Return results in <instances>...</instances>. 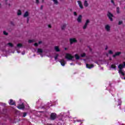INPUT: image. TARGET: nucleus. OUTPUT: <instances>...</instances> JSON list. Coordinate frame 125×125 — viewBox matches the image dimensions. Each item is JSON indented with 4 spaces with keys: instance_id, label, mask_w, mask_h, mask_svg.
Wrapping results in <instances>:
<instances>
[{
    "instance_id": "nucleus-1",
    "label": "nucleus",
    "mask_w": 125,
    "mask_h": 125,
    "mask_svg": "<svg viewBox=\"0 0 125 125\" xmlns=\"http://www.w3.org/2000/svg\"><path fill=\"white\" fill-rule=\"evenodd\" d=\"M125 67V62H123V64H120L118 66V68H119V74H121L122 76H125V73L123 72L122 70L123 68Z\"/></svg>"
},
{
    "instance_id": "nucleus-2",
    "label": "nucleus",
    "mask_w": 125,
    "mask_h": 125,
    "mask_svg": "<svg viewBox=\"0 0 125 125\" xmlns=\"http://www.w3.org/2000/svg\"><path fill=\"white\" fill-rule=\"evenodd\" d=\"M125 67V62H123V64H120L118 66V68H119V74H121L122 76H125V73L123 72L122 70L123 68Z\"/></svg>"
},
{
    "instance_id": "nucleus-3",
    "label": "nucleus",
    "mask_w": 125,
    "mask_h": 125,
    "mask_svg": "<svg viewBox=\"0 0 125 125\" xmlns=\"http://www.w3.org/2000/svg\"><path fill=\"white\" fill-rule=\"evenodd\" d=\"M125 67V62H123V64H120L118 66V68H119V74H121L122 76H125V73L123 72L122 70L123 68Z\"/></svg>"
},
{
    "instance_id": "nucleus-4",
    "label": "nucleus",
    "mask_w": 125,
    "mask_h": 125,
    "mask_svg": "<svg viewBox=\"0 0 125 125\" xmlns=\"http://www.w3.org/2000/svg\"><path fill=\"white\" fill-rule=\"evenodd\" d=\"M78 41L76 38H70L69 39V42L70 44H73V43H76Z\"/></svg>"
},
{
    "instance_id": "nucleus-5",
    "label": "nucleus",
    "mask_w": 125,
    "mask_h": 125,
    "mask_svg": "<svg viewBox=\"0 0 125 125\" xmlns=\"http://www.w3.org/2000/svg\"><path fill=\"white\" fill-rule=\"evenodd\" d=\"M89 20H87L85 22V24H84V25L83 26V30H85V29H86L87 25H88V24H89Z\"/></svg>"
},
{
    "instance_id": "nucleus-6",
    "label": "nucleus",
    "mask_w": 125,
    "mask_h": 125,
    "mask_svg": "<svg viewBox=\"0 0 125 125\" xmlns=\"http://www.w3.org/2000/svg\"><path fill=\"white\" fill-rule=\"evenodd\" d=\"M66 59H68V60H72L73 58H74L73 56H72L70 54H66L65 55Z\"/></svg>"
},
{
    "instance_id": "nucleus-7",
    "label": "nucleus",
    "mask_w": 125,
    "mask_h": 125,
    "mask_svg": "<svg viewBox=\"0 0 125 125\" xmlns=\"http://www.w3.org/2000/svg\"><path fill=\"white\" fill-rule=\"evenodd\" d=\"M107 16L110 21H113V18H112L114 16L113 14H112V13H110V12H108Z\"/></svg>"
},
{
    "instance_id": "nucleus-8",
    "label": "nucleus",
    "mask_w": 125,
    "mask_h": 125,
    "mask_svg": "<svg viewBox=\"0 0 125 125\" xmlns=\"http://www.w3.org/2000/svg\"><path fill=\"white\" fill-rule=\"evenodd\" d=\"M104 29L106 32H110L111 31V26L109 24H106L104 26Z\"/></svg>"
},
{
    "instance_id": "nucleus-9",
    "label": "nucleus",
    "mask_w": 125,
    "mask_h": 125,
    "mask_svg": "<svg viewBox=\"0 0 125 125\" xmlns=\"http://www.w3.org/2000/svg\"><path fill=\"white\" fill-rule=\"evenodd\" d=\"M50 119L51 120H54L56 119V113H52L50 115Z\"/></svg>"
},
{
    "instance_id": "nucleus-10",
    "label": "nucleus",
    "mask_w": 125,
    "mask_h": 125,
    "mask_svg": "<svg viewBox=\"0 0 125 125\" xmlns=\"http://www.w3.org/2000/svg\"><path fill=\"white\" fill-rule=\"evenodd\" d=\"M17 108H18V109H19L20 110H22L24 109V108H25V106H24V104L23 103H21V104L17 106Z\"/></svg>"
},
{
    "instance_id": "nucleus-11",
    "label": "nucleus",
    "mask_w": 125,
    "mask_h": 125,
    "mask_svg": "<svg viewBox=\"0 0 125 125\" xmlns=\"http://www.w3.org/2000/svg\"><path fill=\"white\" fill-rule=\"evenodd\" d=\"M82 18H83V16H82V15H80L78 16L77 18V21L78 22V23H82Z\"/></svg>"
},
{
    "instance_id": "nucleus-12",
    "label": "nucleus",
    "mask_w": 125,
    "mask_h": 125,
    "mask_svg": "<svg viewBox=\"0 0 125 125\" xmlns=\"http://www.w3.org/2000/svg\"><path fill=\"white\" fill-rule=\"evenodd\" d=\"M60 62H61V64L62 65V66H65V64H66V61H65V60H64L63 59L61 60Z\"/></svg>"
},
{
    "instance_id": "nucleus-13",
    "label": "nucleus",
    "mask_w": 125,
    "mask_h": 125,
    "mask_svg": "<svg viewBox=\"0 0 125 125\" xmlns=\"http://www.w3.org/2000/svg\"><path fill=\"white\" fill-rule=\"evenodd\" d=\"M86 68H88V69H91V68H93L94 67V65L93 64H86Z\"/></svg>"
},
{
    "instance_id": "nucleus-14",
    "label": "nucleus",
    "mask_w": 125,
    "mask_h": 125,
    "mask_svg": "<svg viewBox=\"0 0 125 125\" xmlns=\"http://www.w3.org/2000/svg\"><path fill=\"white\" fill-rule=\"evenodd\" d=\"M122 54V52H117L115 53L114 55H113V57H116V56H119L120 54Z\"/></svg>"
},
{
    "instance_id": "nucleus-15",
    "label": "nucleus",
    "mask_w": 125,
    "mask_h": 125,
    "mask_svg": "<svg viewBox=\"0 0 125 125\" xmlns=\"http://www.w3.org/2000/svg\"><path fill=\"white\" fill-rule=\"evenodd\" d=\"M54 49L57 52H59L60 51V49H59V47H58V46H55Z\"/></svg>"
},
{
    "instance_id": "nucleus-16",
    "label": "nucleus",
    "mask_w": 125,
    "mask_h": 125,
    "mask_svg": "<svg viewBox=\"0 0 125 125\" xmlns=\"http://www.w3.org/2000/svg\"><path fill=\"white\" fill-rule=\"evenodd\" d=\"M9 105H15V102L13 101V100L10 99L9 102Z\"/></svg>"
},
{
    "instance_id": "nucleus-17",
    "label": "nucleus",
    "mask_w": 125,
    "mask_h": 125,
    "mask_svg": "<svg viewBox=\"0 0 125 125\" xmlns=\"http://www.w3.org/2000/svg\"><path fill=\"white\" fill-rule=\"evenodd\" d=\"M28 16H29V12L26 11L23 15V17L26 18L28 17Z\"/></svg>"
},
{
    "instance_id": "nucleus-18",
    "label": "nucleus",
    "mask_w": 125,
    "mask_h": 125,
    "mask_svg": "<svg viewBox=\"0 0 125 125\" xmlns=\"http://www.w3.org/2000/svg\"><path fill=\"white\" fill-rule=\"evenodd\" d=\"M84 6H85V7H87L88 6V3L87 2V0H85L84 1Z\"/></svg>"
},
{
    "instance_id": "nucleus-19",
    "label": "nucleus",
    "mask_w": 125,
    "mask_h": 125,
    "mask_svg": "<svg viewBox=\"0 0 125 125\" xmlns=\"http://www.w3.org/2000/svg\"><path fill=\"white\" fill-rule=\"evenodd\" d=\"M43 52V51L42 50V49H40V48H38L37 49V52L38 53H42V52Z\"/></svg>"
},
{
    "instance_id": "nucleus-20",
    "label": "nucleus",
    "mask_w": 125,
    "mask_h": 125,
    "mask_svg": "<svg viewBox=\"0 0 125 125\" xmlns=\"http://www.w3.org/2000/svg\"><path fill=\"white\" fill-rule=\"evenodd\" d=\"M116 65H115V64H112L111 66H110V68H111L112 69H114V70H116Z\"/></svg>"
},
{
    "instance_id": "nucleus-21",
    "label": "nucleus",
    "mask_w": 125,
    "mask_h": 125,
    "mask_svg": "<svg viewBox=\"0 0 125 125\" xmlns=\"http://www.w3.org/2000/svg\"><path fill=\"white\" fill-rule=\"evenodd\" d=\"M65 28H66V24H63L62 26V30H65Z\"/></svg>"
},
{
    "instance_id": "nucleus-22",
    "label": "nucleus",
    "mask_w": 125,
    "mask_h": 125,
    "mask_svg": "<svg viewBox=\"0 0 125 125\" xmlns=\"http://www.w3.org/2000/svg\"><path fill=\"white\" fill-rule=\"evenodd\" d=\"M75 57L76 60H79V59H80V56H79L78 54H75Z\"/></svg>"
},
{
    "instance_id": "nucleus-23",
    "label": "nucleus",
    "mask_w": 125,
    "mask_h": 125,
    "mask_svg": "<svg viewBox=\"0 0 125 125\" xmlns=\"http://www.w3.org/2000/svg\"><path fill=\"white\" fill-rule=\"evenodd\" d=\"M17 47H18L19 48H20V47H22V44H21V43H19V44H17Z\"/></svg>"
},
{
    "instance_id": "nucleus-24",
    "label": "nucleus",
    "mask_w": 125,
    "mask_h": 125,
    "mask_svg": "<svg viewBox=\"0 0 125 125\" xmlns=\"http://www.w3.org/2000/svg\"><path fill=\"white\" fill-rule=\"evenodd\" d=\"M22 14V12H21V10H19L18 11V15H21Z\"/></svg>"
},
{
    "instance_id": "nucleus-25",
    "label": "nucleus",
    "mask_w": 125,
    "mask_h": 125,
    "mask_svg": "<svg viewBox=\"0 0 125 125\" xmlns=\"http://www.w3.org/2000/svg\"><path fill=\"white\" fill-rule=\"evenodd\" d=\"M77 2H78L79 6L83 4V3H82V1L81 0H78Z\"/></svg>"
},
{
    "instance_id": "nucleus-26",
    "label": "nucleus",
    "mask_w": 125,
    "mask_h": 125,
    "mask_svg": "<svg viewBox=\"0 0 125 125\" xmlns=\"http://www.w3.org/2000/svg\"><path fill=\"white\" fill-rule=\"evenodd\" d=\"M58 56H59V55H58V54H57L55 56V60H57V59L58 58Z\"/></svg>"
},
{
    "instance_id": "nucleus-27",
    "label": "nucleus",
    "mask_w": 125,
    "mask_h": 125,
    "mask_svg": "<svg viewBox=\"0 0 125 125\" xmlns=\"http://www.w3.org/2000/svg\"><path fill=\"white\" fill-rule=\"evenodd\" d=\"M116 11H117V13H120V8H119V7H117Z\"/></svg>"
},
{
    "instance_id": "nucleus-28",
    "label": "nucleus",
    "mask_w": 125,
    "mask_h": 125,
    "mask_svg": "<svg viewBox=\"0 0 125 125\" xmlns=\"http://www.w3.org/2000/svg\"><path fill=\"white\" fill-rule=\"evenodd\" d=\"M8 45H9L11 47H12L13 46V44L10 42L8 43Z\"/></svg>"
},
{
    "instance_id": "nucleus-29",
    "label": "nucleus",
    "mask_w": 125,
    "mask_h": 125,
    "mask_svg": "<svg viewBox=\"0 0 125 125\" xmlns=\"http://www.w3.org/2000/svg\"><path fill=\"white\" fill-rule=\"evenodd\" d=\"M26 116H27V113H26V112L23 113L22 118H25V117H26Z\"/></svg>"
},
{
    "instance_id": "nucleus-30",
    "label": "nucleus",
    "mask_w": 125,
    "mask_h": 125,
    "mask_svg": "<svg viewBox=\"0 0 125 125\" xmlns=\"http://www.w3.org/2000/svg\"><path fill=\"white\" fill-rule=\"evenodd\" d=\"M79 7H80L81 9H83V4L79 5Z\"/></svg>"
},
{
    "instance_id": "nucleus-31",
    "label": "nucleus",
    "mask_w": 125,
    "mask_h": 125,
    "mask_svg": "<svg viewBox=\"0 0 125 125\" xmlns=\"http://www.w3.org/2000/svg\"><path fill=\"white\" fill-rule=\"evenodd\" d=\"M123 24V21H119L118 22V25H122Z\"/></svg>"
},
{
    "instance_id": "nucleus-32",
    "label": "nucleus",
    "mask_w": 125,
    "mask_h": 125,
    "mask_svg": "<svg viewBox=\"0 0 125 125\" xmlns=\"http://www.w3.org/2000/svg\"><path fill=\"white\" fill-rule=\"evenodd\" d=\"M81 57H85V53H83L81 55Z\"/></svg>"
},
{
    "instance_id": "nucleus-33",
    "label": "nucleus",
    "mask_w": 125,
    "mask_h": 125,
    "mask_svg": "<svg viewBox=\"0 0 125 125\" xmlns=\"http://www.w3.org/2000/svg\"><path fill=\"white\" fill-rule=\"evenodd\" d=\"M3 35H5V36H7L8 35V33L7 32H6L5 31H3Z\"/></svg>"
},
{
    "instance_id": "nucleus-34",
    "label": "nucleus",
    "mask_w": 125,
    "mask_h": 125,
    "mask_svg": "<svg viewBox=\"0 0 125 125\" xmlns=\"http://www.w3.org/2000/svg\"><path fill=\"white\" fill-rule=\"evenodd\" d=\"M108 53H109V54H113V51H112V50H109V51H108Z\"/></svg>"
},
{
    "instance_id": "nucleus-35",
    "label": "nucleus",
    "mask_w": 125,
    "mask_h": 125,
    "mask_svg": "<svg viewBox=\"0 0 125 125\" xmlns=\"http://www.w3.org/2000/svg\"><path fill=\"white\" fill-rule=\"evenodd\" d=\"M34 42V40H29V41H28V42H29V43H32V42Z\"/></svg>"
},
{
    "instance_id": "nucleus-36",
    "label": "nucleus",
    "mask_w": 125,
    "mask_h": 125,
    "mask_svg": "<svg viewBox=\"0 0 125 125\" xmlns=\"http://www.w3.org/2000/svg\"><path fill=\"white\" fill-rule=\"evenodd\" d=\"M36 3L37 4H39V3H40V1L39 0H36Z\"/></svg>"
},
{
    "instance_id": "nucleus-37",
    "label": "nucleus",
    "mask_w": 125,
    "mask_h": 125,
    "mask_svg": "<svg viewBox=\"0 0 125 125\" xmlns=\"http://www.w3.org/2000/svg\"><path fill=\"white\" fill-rule=\"evenodd\" d=\"M43 5H41V7H40V9L41 10H42V9H43Z\"/></svg>"
},
{
    "instance_id": "nucleus-38",
    "label": "nucleus",
    "mask_w": 125,
    "mask_h": 125,
    "mask_svg": "<svg viewBox=\"0 0 125 125\" xmlns=\"http://www.w3.org/2000/svg\"><path fill=\"white\" fill-rule=\"evenodd\" d=\"M74 15H75V16H77V12H74Z\"/></svg>"
},
{
    "instance_id": "nucleus-39",
    "label": "nucleus",
    "mask_w": 125,
    "mask_h": 125,
    "mask_svg": "<svg viewBox=\"0 0 125 125\" xmlns=\"http://www.w3.org/2000/svg\"><path fill=\"white\" fill-rule=\"evenodd\" d=\"M34 45H35V46H38V43H35L34 44Z\"/></svg>"
},
{
    "instance_id": "nucleus-40",
    "label": "nucleus",
    "mask_w": 125,
    "mask_h": 125,
    "mask_svg": "<svg viewBox=\"0 0 125 125\" xmlns=\"http://www.w3.org/2000/svg\"><path fill=\"white\" fill-rule=\"evenodd\" d=\"M48 28H51V25L48 24Z\"/></svg>"
},
{
    "instance_id": "nucleus-41",
    "label": "nucleus",
    "mask_w": 125,
    "mask_h": 125,
    "mask_svg": "<svg viewBox=\"0 0 125 125\" xmlns=\"http://www.w3.org/2000/svg\"><path fill=\"white\" fill-rule=\"evenodd\" d=\"M111 2L112 3H113V4H115V3H114V0H111Z\"/></svg>"
},
{
    "instance_id": "nucleus-42",
    "label": "nucleus",
    "mask_w": 125,
    "mask_h": 125,
    "mask_svg": "<svg viewBox=\"0 0 125 125\" xmlns=\"http://www.w3.org/2000/svg\"><path fill=\"white\" fill-rule=\"evenodd\" d=\"M42 41H39V44H41V43H42Z\"/></svg>"
},
{
    "instance_id": "nucleus-43",
    "label": "nucleus",
    "mask_w": 125,
    "mask_h": 125,
    "mask_svg": "<svg viewBox=\"0 0 125 125\" xmlns=\"http://www.w3.org/2000/svg\"><path fill=\"white\" fill-rule=\"evenodd\" d=\"M108 49V47L106 46V48H105V50H107Z\"/></svg>"
},
{
    "instance_id": "nucleus-44",
    "label": "nucleus",
    "mask_w": 125,
    "mask_h": 125,
    "mask_svg": "<svg viewBox=\"0 0 125 125\" xmlns=\"http://www.w3.org/2000/svg\"><path fill=\"white\" fill-rule=\"evenodd\" d=\"M29 22V18H27V23Z\"/></svg>"
},
{
    "instance_id": "nucleus-45",
    "label": "nucleus",
    "mask_w": 125,
    "mask_h": 125,
    "mask_svg": "<svg viewBox=\"0 0 125 125\" xmlns=\"http://www.w3.org/2000/svg\"><path fill=\"white\" fill-rule=\"evenodd\" d=\"M70 65H74V63H70Z\"/></svg>"
},
{
    "instance_id": "nucleus-46",
    "label": "nucleus",
    "mask_w": 125,
    "mask_h": 125,
    "mask_svg": "<svg viewBox=\"0 0 125 125\" xmlns=\"http://www.w3.org/2000/svg\"><path fill=\"white\" fill-rule=\"evenodd\" d=\"M22 55H24V54H25V53H22Z\"/></svg>"
},
{
    "instance_id": "nucleus-47",
    "label": "nucleus",
    "mask_w": 125,
    "mask_h": 125,
    "mask_svg": "<svg viewBox=\"0 0 125 125\" xmlns=\"http://www.w3.org/2000/svg\"><path fill=\"white\" fill-rule=\"evenodd\" d=\"M77 122H81V120H77Z\"/></svg>"
},
{
    "instance_id": "nucleus-48",
    "label": "nucleus",
    "mask_w": 125,
    "mask_h": 125,
    "mask_svg": "<svg viewBox=\"0 0 125 125\" xmlns=\"http://www.w3.org/2000/svg\"><path fill=\"white\" fill-rule=\"evenodd\" d=\"M40 55H41L42 57V54H41Z\"/></svg>"
},
{
    "instance_id": "nucleus-49",
    "label": "nucleus",
    "mask_w": 125,
    "mask_h": 125,
    "mask_svg": "<svg viewBox=\"0 0 125 125\" xmlns=\"http://www.w3.org/2000/svg\"><path fill=\"white\" fill-rule=\"evenodd\" d=\"M65 50H66V49H67L66 48H64Z\"/></svg>"
},
{
    "instance_id": "nucleus-50",
    "label": "nucleus",
    "mask_w": 125,
    "mask_h": 125,
    "mask_svg": "<svg viewBox=\"0 0 125 125\" xmlns=\"http://www.w3.org/2000/svg\"><path fill=\"white\" fill-rule=\"evenodd\" d=\"M124 80H125V77L124 78Z\"/></svg>"
}]
</instances>
